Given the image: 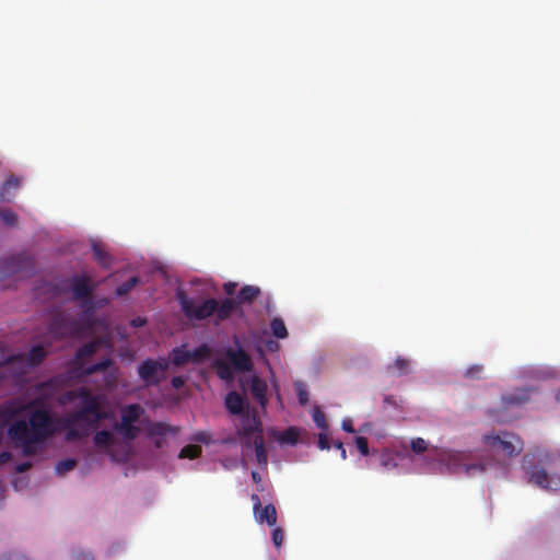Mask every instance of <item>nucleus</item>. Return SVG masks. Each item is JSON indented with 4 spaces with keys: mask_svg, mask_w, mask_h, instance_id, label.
Instances as JSON below:
<instances>
[{
    "mask_svg": "<svg viewBox=\"0 0 560 560\" xmlns=\"http://www.w3.org/2000/svg\"><path fill=\"white\" fill-rule=\"evenodd\" d=\"M176 300H178L179 310L184 312L187 319L205 320L215 316L217 325L221 322L228 320V318L231 317V314L235 312L236 307V303L231 299H224L221 302H218L214 299H206L202 303L197 305L183 291H178V293H176Z\"/></svg>",
    "mask_w": 560,
    "mask_h": 560,
    "instance_id": "obj_3",
    "label": "nucleus"
},
{
    "mask_svg": "<svg viewBox=\"0 0 560 560\" xmlns=\"http://www.w3.org/2000/svg\"><path fill=\"white\" fill-rule=\"evenodd\" d=\"M168 370V361L164 358L159 360L148 359L138 366V375L144 385L158 386L161 382V375Z\"/></svg>",
    "mask_w": 560,
    "mask_h": 560,
    "instance_id": "obj_6",
    "label": "nucleus"
},
{
    "mask_svg": "<svg viewBox=\"0 0 560 560\" xmlns=\"http://www.w3.org/2000/svg\"><path fill=\"white\" fill-rule=\"evenodd\" d=\"M113 366V360L109 358H104L103 360L98 361L97 363L91 364L82 369V375L90 376L94 375L96 373H101L103 371H106L107 369Z\"/></svg>",
    "mask_w": 560,
    "mask_h": 560,
    "instance_id": "obj_23",
    "label": "nucleus"
},
{
    "mask_svg": "<svg viewBox=\"0 0 560 560\" xmlns=\"http://www.w3.org/2000/svg\"><path fill=\"white\" fill-rule=\"evenodd\" d=\"M201 455V447L198 444H187L179 450L178 458L196 459Z\"/></svg>",
    "mask_w": 560,
    "mask_h": 560,
    "instance_id": "obj_30",
    "label": "nucleus"
},
{
    "mask_svg": "<svg viewBox=\"0 0 560 560\" xmlns=\"http://www.w3.org/2000/svg\"><path fill=\"white\" fill-rule=\"evenodd\" d=\"M185 385V378L183 376H173L171 378V386H173L174 389H179Z\"/></svg>",
    "mask_w": 560,
    "mask_h": 560,
    "instance_id": "obj_44",
    "label": "nucleus"
},
{
    "mask_svg": "<svg viewBox=\"0 0 560 560\" xmlns=\"http://www.w3.org/2000/svg\"><path fill=\"white\" fill-rule=\"evenodd\" d=\"M97 349H100V341L97 339H93L84 346L80 347L77 349V352H74V363L81 366V362L85 360V358H91L94 355Z\"/></svg>",
    "mask_w": 560,
    "mask_h": 560,
    "instance_id": "obj_19",
    "label": "nucleus"
},
{
    "mask_svg": "<svg viewBox=\"0 0 560 560\" xmlns=\"http://www.w3.org/2000/svg\"><path fill=\"white\" fill-rule=\"evenodd\" d=\"M235 282H229L224 284V292H226L228 295H232L233 293H235Z\"/></svg>",
    "mask_w": 560,
    "mask_h": 560,
    "instance_id": "obj_51",
    "label": "nucleus"
},
{
    "mask_svg": "<svg viewBox=\"0 0 560 560\" xmlns=\"http://www.w3.org/2000/svg\"><path fill=\"white\" fill-rule=\"evenodd\" d=\"M142 323H144V320H142L140 318H137V319L132 320V326L133 327H140L142 325Z\"/></svg>",
    "mask_w": 560,
    "mask_h": 560,
    "instance_id": "obj_56",
    "label": "nucleus"
},
{
    "mask_svg": "<svg viewBox=\"0 0 560 560\" xmlns=\"http://www.w3.org/2000/svg\"><path fill=\"white\" fill-rule=\"evenodd\" d=\"M250 500H252V504H254V511H257V510L264 508L260 505L259 495H257L256 493L252 494Z\"/></svg>",
    "mask_w": 560,
    "mask_h": 560,
    "instance_id": "obj_50",
    "label": "nucleus"
},
{
    "mask_svg": "<svg viewBox=\"0 0 560 560\" xmlns=\"http://www.w3.org/2000/svg\"><path fill=\"white\" fill-rule=\"evenodd\" d=\"M144 432H147V436L149 438H164L167 435L175 436L179 433V428L170 425L162 421H149L147 422V427H144Z\"/></svg>",
    "mask_w": 560,
    "mask_h": 560,
    "instance_id": "obj_12",
    "label": "nucleus"
},
{
    "mask_svg": "<svg viewBox=\"0 0 560 560\" xmlns=\"http://www.w3.org/2000/svg\"><path fill=\"white\" fill-rule=\"evenodd\" d=\"M528 457H524V469L529 475V482L542 490L556 491L560 489V477L557 475H548L544 468L526 467Z\"/></svg>",
    "mask_w": 560,
    "mask_h": 560,
    "instance_id": "obj_9",
    "label": "nucleus"
},
{
    "mask_svg": "<svg viewBox=\"0 0 560 560\" xmlns=\"http://www.w3.org/2000/svg\"><path fill=\"white\" fill-rule=\"evenodd\" d=\"M217 375L224 381L231 378V368L223 361H217Z\"/></svg>",
    "mask_w": 560,
    "mask_h": 560,
    "instance_id": "obj_36",
    "label": "nucleus"
},
{
    "mask_svg": "<svg viewBox=\"0 0 560 560\" xmlns=\"http://www.w3.org/2000/svg\"><path fill=\"white\" fill-rule=\"evenodd\" d=\"M138 283L139 278L137 276H132L128 278L126 282H122L119 285H117V288H115V294H117V296H125L129 292H131V290H133V288L137 287Z\"/></svg>",
    "mask_w": 560,
    "mask_h": 560,
    "instance_id": "obj_28",
    "label": "nucleus"
},
{
    "mask_svg": "<svg viewBox=\"0 0 560 560\" xmlns=\"http://www.w3.org/2000/svg\"><path fill=\"white\" fill-rule=\"evenodd\" d=\"M33 271V258L26 253H20L4 258L1 262L2 277L27 276Z\"/></svg>",
    "mask_w": 560,
    "mask_h": 560,
    "instance_id": "obj_8",
    "label": "nucleus"
},
{
    "mask_svg": "<svg viewBox=\"0 0 560 560\" xmlns=\"http://www.w3.org/2000/svg\"><path fill=\"white\" fill-rule=\"evenodd\" d=\"M0 218L4 225L13 226L16 223V214L9 209L0 210Z\"/></svg>",
    "mask_w": 560,
    "mask_h": 560,
    "instance_id": "obj_35",
    "label": "nucleus"
},
{
    "mask_svg": "<svg viewBox=\"0 0 560 560\" xmlns=\"http://www.w3.org/2000/svg\"><path fill=\"white\" fill-rule=\"evenodd\" d=\"M72 557L74 560H92V555L89 551H77Z\"/></svg>",
    "mask_w": 560,
    "mask_h": 560,
    "instance_id": "obj_46",
    "label": "nucleus"
},
{
    "mask_svg": "<svg viewBox=\"0 0 560 560\" xmlns=\"http://www.w3.org/2000/svg\"><path fill=\"white\" fill-rule=\"evenodd\" d=\"M184 353L192 358V363H201L211 357V349L207 345H200L191 351L184 350Z\"/></svg>",
    "mask_w": 560,
    "mask_h": 560,
    "instance_id": "obj_26",
    "label": "nucleus"
},
{
    "mask_svg": "<svg viewBox=\"0 0 560 560\" xmlns=\"http://www.w3.org/2000/svg\"><path fill=\"white\" fill-rule=\"evenodd\" d=\"M31 468H32V463L24 462V463L18 464V466H15V471L23 474L25 471H28Z\"/></svg>",
    "mask_w": 560,
    "mask_h": 560,
    "instance_id": "obj_47",
    "label": "nucleus"
},
{
    "mask_svg": "<svg viewBox=\"0 0 560 560\" xmlns=\"http://www.w3.org/2000/svg\"><path fill=\"white\" fill-rule=\"evenodd\" d=\"M241 445L245 448L254 447L256 452V462L258 465L266 466V450L264 448L262 423L259 416L255 412H246L241 416V425L237 429Z\"/></svg>",
    "mask_w": 560,
    "mask_h": 560,
    "instance_id": "obj_4",
    "label": "nucleus"
},
{
    "mask_svg": "<svg viewBox=\"0 0 560 560\" xmlns=\"http://www.w3.org/2000/svg\"><path fill=\"white\" fill-rule=\"evenodd\" d=\"M530 399V390L527 388H518L513 393L505 394L501 397V404L503 407H521L524 404L528 402Z\"/></svg>",
    "mask_w": 560,
    "mask_h": 560,
    "instance_id": "obj_14",
    "label": "nucleus"
},
{
    "mask_svg": "<svg viewBox=\"0 0 560 560\" xmlns=\"http://www.w3.org/2000/svg\"><path fill=\"white\" fill-rule=\"evenodd\" d=\"M250 477H252V481H254V483H260V475L258 471H252Z\"/></svg>",
    "mask_w": 560,
    "mask_h": 560,
    "instance_id": "obj_54",
    "label": "nucleus"
},
{
    "mask_svg": "<svg viewBox=\"0 0 560 560\" xmlns=\"http://www.w3.org/2000/svg\"><path fill=\"white\" fill-rule=\"evenodd\" d=\"M254 517H256V521L260 524L275 526L277 520L276 508L272 504H267L264 508L254 510Z\"/></svg>",
    "mask_w": 560,
    "mask_h": 560,
    "instance_id": "obj_18",
    "label": "nucleus"
},
{
    "mask_svg": "<svg viewBox=\"0 0 560 560\" xmlns=\"http://www.w3.org/2000/svg\"><path fill=\"white\" fill-rule=\"evenodd\" d=\"M8 458H9V454L8 453H2L0 455V462H5Z\"/></svg>",
    "mask_w": 560,
    "mask_h": 560,
    "instance_id": "obj_57",
    "label": "nucleus"
},
{
    "mask_svg": "<svg viewBox=\"0 0 560 560\" xmlns=\"http://www.w3.org/2000/svg\"><path fill=\"white\" fill-rule=\"evenodd\" d=\"M224 405H226L228 412L234 416H244L249 413L244 411V398L237 392H230L224 398Z\"/></svg>",
    "mask_w": 560,
    "mask_h": 560,
    "instance_id": "obj_16",
    "label": "nucleus"
},
{
    "mask_svg": "<svg viewBox=\"0 0 560 560\" xmlns=\"http://www.w3.org/2000/svg\"><path fill=\"white\" fill-rule=\"evenodd\" d=\"M69 288H71L72 301H82L84 307L92 308V291L94 285L91 284L89 278L84 276H73L69 279Z\"/></svg>",
    "mask_w": 560,
    "mask_h": 560,
    "instance_id": "obj_10",
    "label": "nucleus"
},
{
    "mask_svg": "<svg viewBox=\"0 0 560 560\" xmlns=\"http://www.w3.org/2000/svg\"><path fill=\"white\" fill-rule=\"evenodd\" d=\"M411 451L415 454H421L427 451V442L421 438H417L411 441Z\"/></svg>",
    "mask_w": 560,
    "mask_h": 560,
    "instance_id": "obj_39",
    "label": "nucleus"
},
{
    "mask_svg": "<svg viewBox=\"0 0 560 560\" xmlns=\"http://www.w3.org/2000/svg\"><path fill=\"white\" fill-rule=\"evenodd\" d=\"M317 445H318V448H320V451H329V448H330L329 439L327 438V435L325 433H318Z\"/></svg>",
    "mask_w": 560,
    "mask_h": 560,
    "instance_id": "obj_41",
    "label": "nucleus"
},
{
    "mask_svg": "<svg viewBox=\"0 0 560 560\" xmlns=\"http://www.w3.org/2000/svg\"><path fill=\"white\" fill-rule=\"evenodd\" d=\"M24 355L22 354H8L5 349L0 347V368L16 364L18 361L23 360Z\"/></svg>",
    "mask_w": 560,
    "mask_h": 560,
    "instance_id": "obj_33",
    "label": "nucleus"
},
{
    "mask_svg": "<svg viewBox=\"0 0 560 560\" xmlns=\"http://www.w3.org/2000/svg\"><path fill=\"white\" fill-rule=\"evenodd\" d=\"M77 399H80L79 408L61 419V430L66 431L68 443L86 438L90 430H95L101 421L109 419V412L102 408V395H94L85 387L66 392V400L72 402Z\"/></svg>",
    "mask_w": 560,
    "mask_h": 560,
    "instance_id": "obj_1",
    "label": "nucleus"
},
{
    "mask_svg": "<svg viewBox=\"0 0 560 560\" xmlns=\"http://www.w3.org/2000/svg\"><path fill=\"white\" fill-rule=\"evenodd\" d=\"M2 382H3V374L0 372V386H2Z\"/></svg>",
    "mask_w": 560,
    "mask_h": 560,
    "instance_id": "obj_59",
    "label": "nucleus"
},
{
    "mask_svg": "<svg viewBox=\"0 0 560 560\" xmlns=\"http://www.w3.org/2000/svg\"><path fill=\"white\" fill-rule=\"evenodd\" d=\"M555 400L560 402V389L555 392Z\"/></svg>",
    "mask_w": 560,
    "mask_h": 560,
    "instance_id": "obj_58",
    "label": "nucleus"
},
{
    "mask_svg": "<svg viewBox=\"0 0 560 560\" xmlns=\"http://www.w3.org/2000/svg\"><path fill=\"white\" fill-rule=\"evenodd\" d=\"M115 432L122 434L128 440H133L139 435V428L135 427L133 423L117 422L114 425Z\"/></svg>",
    "mask_w": 560,
    "mask_h": 560,
    "instance_id": "obj_24",
    "label": "nucleus"
},
{
    "mask_svg": "<svg viewBox=\"0 0 560 560\" xmlns=\"http://www.w3.org/2000/svg\"><path fill=\"white\" fill-rule=\"evenodd\" d=\"M387 371L388 373H394L396 376L408 375L410 374V361L398 357L394 360L392 365L387 366Z\"/></svg>",
    "mask_w": 560,
    "mask_h": 560,
    "instance_id": "obj_21",
    "label": "nucleus"
},
{
    "mask_svg": "<svg viewBox=\"0 0 560 560\" xmlns=\"http://www.w3.org/2000/svg\"><path fill=\"white\" fill-rule=\"evenodd\" d=\"M226 358L228 362L234 366L235 371L243 373L252 371V360L249 359V355L246 354L244 349H228Z\"/></svg>",
    "mask_w": 560,
    "mask_h": 560,
    "instance_id": "obj_11",
    "label": "nucleus"
},
{
    "mask_svg": "<svg viewBox=\"0 0 560 560\" xmlns=\"http://www.w3.org/2000/svg\"><path fill=\"white\" fill-rule=\"evenodd\" d=\"M171 362H173L174 366H183L188 362L192 363V357L184 353L180 349H175L171 353Z\"/></svg>",
    "mask_w": 560,
    "mask_h": 560,
    "instance_id": "obj_32",
    "label": "nucleus"
},
{
    "mask_svg": "<svg viewBox=\"0 0 560 560\" xmlns=\"http://www.w3.org/2000/svg\"><path fill=\"white\" fill-rule=\"evenodd\" d=\"M56 433V420L45 408H36L28 418L19 419L8 427V438L21 448L23 456L37 454L38 448Z\"/></svg>",
    "mask_w": 560,
    "mask_h": 560,
    "instance_id": "obj_2",
    "label": "nucleus"
},
{
    "mask_svg": "<svg viewBox=\"0 0 560 560\" xmlns=\"http://www.w3.org/2000/svg\"><path fill=\"white\" fill-rule=\"evenodd\" d=\"M93 443L96 447L107 448L113 444V434L107 430H102L93 435Z\"/></svg>",
    "mask_w": 560,
    "mask_h": 560,
    "instance_id": "obj_27",
    "label": "nucleus"
},
{
    "mask_svg": "<svg viewBox=\"0 0 560 560\" xmlns=\"http://www.w3.org/2000/svg\"><path fill=\"white\" fill-rule=\"evenodd\" d=\"M482 365L475 364L466 369L465 376L471 380H479L482 376Z\"/></svg>",
    "mask_w": 560,
    "mask_h": 560,
    "instance_id": "obj_37",
    "label": "nucleus"
},
{
    "mask_svg": "<svg viewBox=\"0 0 560 560\" xmlns=\"http://www.w3.org/2000/svg\"><path fill=\"white\" fill-rule=\"evenodd\" d=\"M91 250H93V258H95L96 262L103 265L104 268L109 267V256L102 246L95 244L91 246Z\"/></svg>",
    "mask_w": 560,
    "mask_h": 560,
    "instance_id": "obj_31",
    "label": "nucleus"
},
{
    "mask_svg": "<svg viewBox=\"0 0 560 560\" xmlns=\"http://www.w3.org/2000/svg\"><path fill=\"white\" fill-rule=\"evenodd\" d=\"M272 544H275L276 548L281 547L282 544V530L280 527H276L272 529Z\"/></svg>",
    "mask_w": 560,
    "mask_h": 560,
    "instance_id": "obj_42",
    "label": "nucleus"
},
{
    "mask_svg": "<svg viewBox=\"0 0 560 560\" xmlns=\"http://www.w3.org/2000/svg\"><path fill=\"white\" fill-rule=\"evenodd\" d=\"M21 355H24L25 359L18 361V364H22L26 368H35L38 366V364L43 363V361L45 360L46 350L40 345L32 346L31 350H28L26 354Z\"/></svg>",
    "mask_w": 560,
    "mask_h": 560,
    "instance_id": "obj_15",
    "label": "nucleus"
},
{
    "mask_svg": "<svg viewBox=\"0 0 560 560\" xmlns=\"http://www.w3.org/2000/svg\"><path fill=\"white\" fill-rule=\"evenodd\" d=\"M481 441L487 451L503 458L515 457L523 451V442L520 436L508 431L485 434Z\"/></svg>",
    "mask_w": 560,
    "mask_h": 560,
    "instance_id": "obj_5",
    "label": "nucleus"
},
{
    "mask_svg": "<svg viewBox=\"0 0 560 560\" xmlns=\"http://www.w3.org/2000/svg\"><path fill=\"white\" fill-rule=\"evenodd\" d=\"M260 294V289L254 285H243L237 294V303H252Z\"/></svg>",
    "mask_w": 560,
    "mask_h": 560,
    "instance_id": "obj_22",
    "label": "nucleus"
},
{
    "mask_svg": "<svg viewBox=\"0 0 560 560\" xmlns=\"http://www.w3.org/2000/svg\"><path fill=\"white\" fill-rule=\"evenodd\" d=\"M334 447L339 450V451H341V459H346V450L342 446V442L335 441L334 442Z\"/></svg>",
    "mask_w": 560,
    "mask_h": 560,
    "instance_id": "obj_52",
    "label": "nucleus"
},
{
    "mask_svg": "<svg viewBox=\"0 0 560 560\" xmlns=\"http://www.w3.org/2000/svg\"><path fill=\"white\" fill-rule=\"evenodd\" d=\"M450 464H452L453 467L465 468L466 476H476L477 474H481L485 471V465L481 463L477 464H468L466 463V454L464 453H456L452 455V458H450Z\"/></svg>",
    "mask_w": 560,
    "mask_h": 560,
    "instance_id": "obj_13",
    "label": "nucleus"
},
{
    "mask_svg": "<svg viewBox=\"0 0 560 560\" xmlns=\"http://www.w3.org/2000/svg\"><path fill=\"white\" fill-rule=\"evenodd\" d=\"M342 430L346 431V433H353V423L351 422V419H345L342 420Z\"/></svg>",
    "mask_w": 560,
    "mask_h": 560,
    "instance_id": "obj_48",
    "label": "nucleus"
},
{
    "mask_svg": "<svg viewBox=\"0 0 560 560\" xmlns=\"http://www.w3.org/2000/svg\"><path fill=\"white\" fill-rule=\"evenodd\" d=\"M299 401L300 405L304 406L306 404V392L304 389L299 390Z\"/></svg>",
    "mask_w": 560,
    "mask_h": 560,
    "instance_id": "obj_53",
    "label": "nucleus"
},
{
    "mask_svg": "<svg viewBox=\"0 0 560 560\" xmlns=\"http://www.w3.org/2000/svg\"><path fill=\"white\" fill-rule=\"evenodd\" d=\"M313 422H315V425L320 428V430H327V422L325 421L324 412L319 411L318 408L313 411Z\"/></svg>",
    "mask_w": 560,
    "mask_h": 560,
    "instance_id": "obj_38",
    "label": "nucleus"
},
{
    "mask_svg": "<svg viewBox=\"0 0 560 560\" xmlns=\"http://www.w3.org/2000/svg\"><path fill=\"white\" fill-rule=\"evenodd\" d=\"M80 332V323L66 313H58L49 324L50 336L57 339L71 338Z\"/></svg>",
    "mask_w": 560,
    "mask_h": 560,
    "instance_id": "obj_7",
    "label": "nucleus"
},
{
    "mask_svg": "<svg viewBox=\"0 0 560 560\" xmlns=\"http://www.w3.org/2000/svg\"><path fill=\"white\" fill-rule=\"evenodd\" d=\"M276 441L281 444L295 445L298 443V429L289 427L284 431L276 433Z\"/></svg>",
    "mask_w": 560,
    "mask_h": 560,
    "instance_id": "obj_25",
    "label": "nucleus"
},
{
    "mask_svg": "<svg viewBox=\"0 0 560 560\" xmlns=\"http://www.w3.org/2000/svg\"><path fill=\"white\" fill-rule=\"evenodd\" d=\"M0 560H26V558L22 555L18 553H7L2 556Z\"/></svg>",
    "mask_w": 560,
    "mask_h": 560,
    "instance_id": "obj_49",
    "label": "nucleus"
},
{
    "mask_svg": "<svg viewBox=\"0 0 560 560\" xmlns=\"http://www.w3.org/2000/svg\"><path fill=\"white\" fill-rule=\"evenodd\" d=\"M192 441L206 444L207 441H209V434L206 432H198L197 434H195V436H192Z\"/></svg>",
    "mask_w": 560,
    "mask_h": 560,
    "instance_id": "obj_45",
    "label": "nucleus"
},
{
    "mask_svg": "<svg viewBox=\"0 0 560 560\" xmlns=\"http://www.w3.org/2000/svg\"><path fill=\"white\" fill-rule=\"evenodd\" d=\"M355 446H358L359 454L368 456L370 451L368 450V440L363 436L355 438Z\"/></svg>",
    "mask_w": 560,
    "mask_h": 560,
    "instance_id": "obj_40",
    "label": "nucleus"
},
{
    "mask_svg": "<svg viewBox=\"0 0 560 560\" xmlns=\"http://www.w3.org/2000/svg\"><path fill=\"white\" fill-rule=\"evenodd\" d=\"M154 439V447L162 448L163 447V438H152Z\"/></svg>",
    "mask_w": 560,
    "mask_h": 560,
    "instance_id": "obj_55",
    "label": "nucleus"
},
{
    "mask_svg": "<svg viewBox=\"0 0 560 560\" xmlns=\"http://www.w3.org/2000/svg\"><path fill=\"white\" fill-rule=\"evenodd\" d=\"M266 383L259 376H252L250 378V395L256 402L261 406V408L266 407Z\"/></svg>",
    "mask_w": 560,
    "mask_h": 560,
    "instance_id": "obj_17",
    "label": "nucleus"
},
{
    "mask_svg": "<svg viewBox=\"0 0 560 560\" xmlns=\"http://www.w3.org/2000/svg\"><path fill=\"white\" fill-rule=\"evenodd\" d=\"M144 410L138 404L129 405L120 412L119 423H136Z\"/></svg>",
    "mask_w": 560,
    "mask_h": 560,
    "instance_id": "obj_20",
    "label": "nucleus"
},
{
    "mask_svg": "<svg viewBox=\"0 0 560 560\" xmlns=\"http://www.w3.org/2000/svg\"><path fill=\"white\" fill-rule=\"evenodd\" d=\"M19 187V179L14 176L8 177L7 182H4V185H2V189H15Z\"/></svg>",
    "mask_w": 560,
    "mask_h": 560,
    "instance_id": "obj_43",
    "label": "nucleus"
},
{
    "mask_svg": "<svg viewBox=\"0 0 560 560\" xmlns=\"http://www.w3.org/2000/svg\"><path fill=\"white\" fill-rule=\"evenodd\" d=\"M75 467V460L73 458H65L56 464V474L63 476L65 474L72 471Z\"/></svg>",
    "mask_w": 560,
    "mask_h": 560,
    "instance_id": "obj_34",
    "label": "nucleus"
},
{
    "mask_svg": "<svg viewBox=\"0 0 560 560\" xmlns=\"http://www.w3.org/2000/svg\"><path fill=\"white\" fill-rule=\"evenodd\" d=\"M270 332H272L275 338H287V327H284V322L280 317H275V319L270 320Z\"/></svg>",
    "mask_w": 560,
    "mask_h": 560,
    "instance_id": "obj_29",
    "label": "nucleus"
}]
</instances>
